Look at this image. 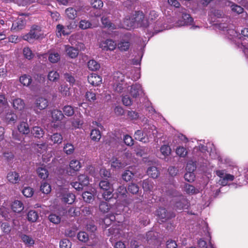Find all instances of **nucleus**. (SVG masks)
<instances>
[{
	"label": "nucleus",
	"mask_w": 248,
	"mask_h": 248,
	"mask_svg": "<svg viewBox=\"0 0 248 248\" xmlns=\"http://www.w3.org/2000/svg\"><path fill=\"white\" fill-rule=\"evenodd\" d=\"M156 127L154 125H150L148 128L145 127L143 131L137 130L134 134L136 140L143 143L149 142V138H155L156 136Z\"/></svg>",
	"instance_id": "f257e3e1"
},
{
	"label": "nucleus",
	"mask_w": 248,
	"mask_h": 248,
	"mask_svg": "<svg viewBox=\"0 0 248 248\" xmlns=\"http://www.w3.org/2000/svg\"><path fill=\"white\" fill-rule=\"evenodd\" d=\"M99 186L103 190L102 197L105 200L108 201L112 197L113 188L108 181H101L99 183Z\"/></svg>",
	"instance_id": "f03ea898"
},
{
	"label": "nucleus",
	"mask_w": 248,
	"mask_h": 248,
	"mask_svg": "<svg viewBox=\"0 0 248 248\" xmlns=\"http://www.w3.org/2000/svg\"><path fill=\"white\" fill-rule=\"evenodd\" d=\"M41 35V28L34 25L31 27L29 32L23 36V39L30 42L34 39H39Z\"/></svg>",
	"instance_id": "7ed1b4c3"
},
{
	"label": "nucleus",
	"mask_w": 248,
	"mask_h": 248,
	"mask_svg": "<svg viewBox=\"0 0 248 248\" xmlns=\"http://www.w3.org/2000/svg\"><path fill=\"white\" fill-rule=\"evenodd\" d=\"M216 174L220 178L219 183L220 185L225 186L228 184L229 181H232L234 177L233 175L227 174L225 170H218L216 171Z\"/></svg>",
	"instance_id": "20e7f679"
},
{
	"label": "nucleus",
	"mask_w": 248,
	"mask_h": 248,
	"mask_svg": "<svg viewBox=\"0 0 248 248\" xmlns=\"http://www.w3.org/2000/svg\"><path fill=\"white\" fill-rule=\"evenodd\" d=\"M156 213L157 216L161 219L162 222L175 217V215L173 212H168L167 210L163 207H159L157 210Z\"/></svg>",
	"instance_id": "39448f33"
},
{
	"label": "nucleus",
	"mask_w": 248,
	"mask_h": 248,
	"mask_svg": "<svg viewBox=\"0 0 248 248\" xmlns=\"http://www.w3.org/2000/svg\"><path fill=\"white\" fill-rule=\"evenodd\" d=\"M135 23L137 24L138 26L147 27L149 26V22L145 20V15L142 11H137L136 12L135 16H133Z\"/></svg>",
	"instance_id": "423d86ee"
},
{
	"label": "nucleus",
	"mask_w": 248,
	"mask_h": 248,
	"mask_svg": "<svg viewBox=\"0 0 248 248\" xmlns=\"http://www.w3.org/2000/svg\"><path fill=\"white\" fill-rule=\"evenodd\" d=\"M99 46L105 51L113 50L116 47V43L111 39H107L100 42Z\"/></svg>",
	"instance_id": "0eeeda50"
},
{
	"label": "nucleus",
	"mask_w": 248,
	"mask_h": 248,
	"mask_svg": "<svg viewBox=\"0 0 248 248\" xmlns=\"http://www.w3.org/2000/svg\"><path fill=\"white\" fill-rule=\"evenodd\" d=\"M26 24V21L25 18L21 17L18 18L12 24L11 31H19L24 29Z\"/></svg>",
	"instance_id": "6e6552de"
},
{
	"label": "nucleus",
	"mask_w": 248,
	"mask_h": 248,
	"mask_svg": "<svg viewBox=\"0 0 248 248\" xmlns=\"http://www.w3.org/2000/svg\"><path fill=\"white\" fill-rule=\"evenodd\" d=\"M193 22V19L190 15L186 13H183L181 18L178 20L177 24L179 26L190 25Z\"/></svg>",
	"instance_id": "1a4fd4ad"
},
{
	"label": "nucleus",
	"mask_w": 248,
	"mask_h": 248,
	"mask_svg": "<svg viewBox=\"0 0 248 248\" xmlns=\"http://www.w3.org/2000/svg\"><path fill=\"white\" fill-rule=\"evenodd\" d=\"M48 105V100L44 97L37 98L35 102L34 109L35 110H42L46 108Z\"/></svg>",
	"instance_id": "9d476101"
},
{
	"label": "nucleus",
	"mask_w": 248,
	"mask_h": 248,
	"mask_svg": "<svg viewBox=\"0 0 248 248\" xmlns=\"http://www.w3.org/2000/svg\"><path fill=\"white\" fill-rule=\"evenodd\" d=\"M64 50L66 53V55L71 59H75L78 55V49L70 45H65Z\"/></svg>",
	"instance_id": "9b49d317"
},
{
	"label": "nucleus",
	"mask_w": 248,
	"mask_h": 248,
	"mask_svg": "<svg viewBox=\"0 0 248 248\" xmlns=\"http://www.w3.org/2000/svg\"><path fill=\"white\" fill-rule=\"evenodd\" d=\"M88 81L93 86H98L102 82V78L96 74H92L88 77Z\"/></svg>",
	"instance_id": "f8f14e48"
},
{
	"label": "nucleus",
	"mask_w": 248,
	"mask_h": 248,
	"mask_svg": "<svg viewBox=\"0 0 248 248\" xmlns=\"http://www.w3.org/2000/svg\"><path fill=\"white\" fill-rule=\"evenodd\" d=\"M189 205L190 203L188 200L183 197L179 201L176 202L174 207L176 209L182 210L188 209Z\"/></svg>",
	"instance_id": "ddd939ff"
},
{
	"label": "nucleus",
	"mask_w": 248,
	"mask_h": 248,
	"mask_svg": "<svg viewBox=\"0 0 248 248\" xmlns=\"http://www.w3.org/2000/svg\"><path fill=\"white\" fill-rule=\"evenodd\" d=\"M9 182L12 184H17L19 182L20 177L18 173L16 171H10L7 175Z\"/></svg>",
	"instance_id": "4468645a"
},
{
	"label": "nucleus",
	"mask_w": 248,
	"mask_h": 248,
	"mask_svg": "<svg viewBox=\"0 0 248 248\" xmlns=\"http://www.w3.org/2000/svg\"><path fill=\"white\" fill-rule=\"evenodd\" d=\"M123 25L125 29L129 30L134 28L136 25L133 17L126 16L123 21Z\"/></svg>",
	"instance_id": "2eb2a0df"
},
{
	"label": "nucleus",
	"mask_w": 248,
	"mask_h": 248,
	"mask_svg": "<svg viewBox=\"0 0 248 248\" xmlns=\"http://www.w3.org/2000/svg\"><path fill=\"white\" fill-rule=\"evenodd\" d=\"M227 2L228 3V6L231 7V11L232 12L236 13L238 15L241 14L244 12V8L240 5L236 4L230 0H227Z\"/></svg>",
	"instance_id": "dca6fc26"
},
{
	"label": "nucleus",
	"mask_w": 248,
	"mask_h": 248,
	"mask_svg": "<svg viewBox=\"0 0 248 248\" xmlns=\"http://www.w3.org/2000/svg\"><path fill=\"white\" fill-rule=\"evenodd\" d=\"M13 107L17 110H22L25 108V104L24 101L21 98H16L13 100Z\"/></svg>",
	"instance_id": "f3484780"
},
{
	"label": "nucleus",
	"mask_w": 248,
	"mask_h": 248,
	"mask_svg": "<svg viewBox=\"0 0 248 248\" xmlns=\"http://www.w3.org/2000/svg\"><path fill=\"white\" fill-rule=\"evenodd\" d=\"M11 208L14 212L19 213L23 210L24 205L21 201L18 200H15L12 203Z\"/></svg>",
	"instance_id": "a211bd4d"
},
{
	"label": "nucleus",
	"mask_w": 248,
	"mask_h": 248,
	"mask_svg": "<svg viewBox=\"0 0 248 248\" xmlns=\"http://www.w3.org/2000/svg\"><path fill=\"white\" fill-rule=\"evenodd\" d=\"M17 119V115L12 111H8L5 117V121L8 124H15Z\"/></svg>",
	"instance_id": "6ab92c4d"
},
{
	"label": "nucleus",
	"mask_w": 248,
	"mask_h": 248,
	"mask_svg": "<svg viewBox=\"0 0 248 248\" xmlns=\"http://www.w3.org/2000/svg\"><path fill=\"white\" fill-rule=\"evenodd\" d=\"M141 86L140 84H136L131 87L130 93L134 98L137 97L141 92Z\"/></svg>",
	"instance_id": "aec40b11"
},
{
	"label": "nucleus",
	"mask_w": 248,
	"mask_h": 248,
	"mask_svg": "<svg viewBox=\"0 0 248 248\" xmlns=\"http://www.w3.org/2000/svg\"><path fill=\"white\" fill-rule=\"evenodd\" d=\"M154 185L153 182L149 179L142 181V188L145 191H151L153 190Z\"/></svg>",
	"instance_id": "412c9836"
},
{
	"label": "nucleus",
	"mask_w": 248,
	"mask_h": 248,
	"mask_svg": "<svg viewBox=\"0 0 248 248\" xmlns=\"http://www.w3.org/2000/svg\"><path fill=\"white\" fill-rule=\"evenodd\" d=\"M75 195L72 193L64 194L62 198V201L68 204L73 203L75 200Z\"/></svg>",
	"instance_id": "4be33fe9"
},
{
	"label": "nucleus",
	"mask_w": 248,
	"mask_h": 248,
	"mask_svg": "<svg viewBox=\"0 0 248 248\" xmlns=\"http://www.w3.org/2000/svg\"><path fill=\"white\" fill-rule=\"evenodd\" d=\"M19 81L23 86H29L32 82V78L30 75L24 74L20 77Z\"/></svg>",
	"instance_id": "5701e85b"
},
{
	"label": "nucleus",
	"mask_w": 248,
	"mask_h": 248,
	"mask_svg": "<svg viewBox=\"0 0 248 248\" xmlns=\"http://www.w3.org/2000/svg\"><path fill=\"white\" fill-rule=\"evenodd\" d=\"M147 173L149 176L153 178H156L159 176V171L156 167L152 166L148 168L147 170Z\"/></svg>",
	"instance_id": "b1692460"
},
{
	"label": "nucleus",
	"mask_w": 248,
	"mask_h": 248,
	"mask_svg": "<svg viewBox=\"0 0 248 248\" xmlns=\"http://www.w3.org/2000/svg\"><path fill=\"white\" fill-rule=\"evenodd\" d=\"M52 118L54 121H58L62 120L63 117L64 115L62 111L58 109H54L51 112Z\"/></svg>",
	"instance_id": "393cba45"
},
{
	"label": "nucleus",
	"mask_w": 248,
	"mask_h": 248,
	"mask_svg": "<svg viewBox=\"0 0 248 248\" xmlns=\"http://www.w3.org/2000/svg\"><path fill=\"white\" fill-rule=\"evenodd\" d=\"M67 17L69 19H74L77 16V12L75 9L72 7H69L65 11Z\"/></svg>",
	"instance_id": "a878e982"
},
{
	"label": "nucleus",
	"mask_w": 248,
	"mask_h": 248,
	"mask_svg": "<svg viewBox=\"0 0 248 248\" xmlns=\"http://www.w3.org/2000/svg\"><path fill=\"white\" fill-rule=\"evenodd\" d=\"M184 191L189 195H193L199 193V190L190 184H186L184 186Z\"/></svg>",
	"instance_id": "bb28decb"
},
{
	"label": "nucleus",
	"mask_w": 248,
	"mask_h": 248,
	"mask_svg": "<svg viewBox=\"0 0 248 248\" xmlns=\"http://www.w3.org/2000/svg\"><path fill=\"white\" fill-rule=\"evenodd\" d=\"M31 133L35 137L39 139L43 136L44 132L43 129L40 127L35 126L33 127L31 130Z\"/></svg>",
	"instance_id": "cd10ccee"
},
{
	"label": "nucleus",
	"mask_w": 248,
	"mask_h": 248,
	"mask_svg": "<svg viewBox=\"0 0 248 248\" xmlns=\"http://www.w3.org/2000/svg\"><path fill=\"white\" fill-rule=\"evenodd\" d=\"M18 130L19 132L23 134H28L30 132L28 124L24 122H21L18 126Z\"/></svg>",
	"instance_id": "c85d7f7f"
},
{
	"label": "nucleus",
	"mask_w": 248,
	"mask_h": 248,
	"mask_svg": "<svg viewBox=\"0 0 248 248\" xmlns=\"http://www.w3.org/2000/svg\"><path fill=\"white\" fill-rule=\"evenodd\" d=\"M38 215L36 211L34 210H30L27 214V218L29 221L34 222L38 218Z\"/></svg>",
	"instance_id": "c756f323"
},
{
	"label": "nucleus",
	"mask_w": 248,
	"mask_h": 248,
	"mask_svg": "<svg viewBox=\"0 0 248 248\" xmlns=\"http://www.w3.org/2000/svg\"><path fill=\"white\" fill-rule=\"evenodd\" d=\"M88 67L91 71H96L100 68V65L95 60H91L88 62Z\"/></svg>",
	"instance_id": "7c9ffc66"
},
{
	"label": "nucleus",
	"mask_w": 248,
	"mask_h": 248,
	"mask_svg": "<svg viewBox=\"0 0 248 248\" xmlns=\"http://www.w3.org/2000/svg\"><path fill=\"white\" fill-rule=\"evenodd\" d=\"M64 79L69 83L70 85L73 86L76 81L74 74L72 73H65L63 74Z\"/></svg>",
	"instance_id": "2f4dec72"
},
{
	"label": "nucleus",
	"mask_w": 248,
	"mask_h": 248,
	"mask_svg": "<svg viewBox=\"0 0 248 248\" xmlns=\"http://www.w3.org/2000/svg\"><path fill=\"white\" fill-rule=\"evenodd\" d=\"M91 22L88 20L81 19L79 23L78 27L82 30H86L92 28Z\"/></svg>",
	"instance_id": "473e14b6"
},
{
	"label": "nucleus",
	"mask_w": 248,
	"mask_h": 248,
	"mask_svg": "<svg viewBox=\"0 0 248 248\" xmlns=\"http://www.w3.org/2000/svg\"><path fill=\"white\" fill-rule=\"evenodd\" d=\"M124 74L120 72H116L113 76V83L124 82Z\"/></svg>",
	"instance_id": "72a5a7b5"
},
{
	"label": "nucleus",
	"mask_w": 248,
	"mask_h": 248,
	"mask_svg": "<svg viewBox=\"0 0 248 248\" xmlns=\"http://www.w3.org/2000/svg\"><path fill=\"white\" fill-rule=\"evenodd\" d=\"M21 239L28 247L31 246L34 243V240L30 236L26 234H23L21 236Z\"/></svg>",
	"instance_id": "f704fd0d"
},
{
	"label": "nucleus",
	"mask_w": 248,
	"mask_h": 248,
	"mask_svg": "<svg viewBox=\"0 0 248 248\" xmlns=\"http://www.w3.org/2000/svg\"><path fill=\"white\" fill-rule=\"evenodd\" d=\"M37 172L39 177L41 179H45L48 176V172L47 170L42 167H40L37 170Z\"/></svg>",
	"instance_id": "c9c22d12"
},
{
	"label": "nucleus",
	"mask_w": 248,
	"mask_h": 248,
	"mask_svg": "<svg viewBox=\"0 0 248 248\" xmlns=\"http://www.w3.org/2000/svg\"><path fill=\"white\" fill-rule=\"evenodd\" d=\"M60 58V54L58 52H55L50 53L48 59L50 62L55 63L59 62Z\"/></svg>",
	"instance_id": "e433bc0d"
},
{
	"label": "nucleus",
	"mask_w": 248,
	"mask_h": 248,
	"mask_svg": "<svg viewBox=\"0 0 248 248\" xmlns=\"http://www.w3.org/2000/svg\"><path fill=\"white\" fill-rule=\"evenodd\" d=\"M70 168L74 171H78L81 168L79 161L78 160L73 159L69 164Z\"/></svg>",
	"instance_id": "4c0bfd02"
},
{
	"label": "nucleus",
	"mask_w": 248,
	"mask_h": 248,
	"mask_svg": "<svg viewBox=\"0 0 248 248\" xmlns=\"http://www.w3.org/2000/svg\"><path fill=\"white\" fill-rule=\"evenodd\" d=\"M78 181L84 187L89 184L88 177L85 174H80L78 176Z\"/></svg>",
	"instance_id": "58836bf2"
},
{
	"label": "nucleus",
	"mask_w": 248,
	"mask_h": 248,
	"mask_svg": "<svg viewBox=\"0 0 248 248\" xmlns=\"http://www.w3.org/2000/svg\"><path fill=\"white\" fill-rule=\"evenodd\" d=\"M70 88L67 85H62L59 88L60 92L63 96H69L70 95Z\"/></svg>",
	"instance_id": "ea45409f"
},
{
	"label": "nucleus",
	"mask_w": 248,
	"mask_h": 248,
	"mask_svg": "<svg viewBox=\"0 0 248 248\" xmlns=\"http://www.w3.org/2000/svg\"><path fill=\"white\" fill-rule=\"evenodd\" d=\"M60 77L59 73L56 71H51L48 73L47 78L48 80L51 81H57Z\"/></svg>",
	"instance_id": "a19ab883"
},
{
	"label": "nucleus",
	"mask_w": 248,
	"mask_h": 248,
	"mask_svg": "<svg viewBox=\"0 0 248 248\" xmlns=\"http://www.w3.org/2000/svg\"><path fill=\"white\" fill-rule=\"evenodd\" d=\"M63 113L67 116L70 117L73 115L75 110L73 107L69 105L65 106L62 108Z\"/></svg>",
	"instance_id": "79ce46f5"
},
{
	"label": "nucleus",
	"mask_w": 248,
	"mask_h": 248,
	"mask_svg": "<svg viewBox=\"0 0 248 248\" xmlns=\"http://www.w3.org/2000/svg\"><path fill=\"white\" fill-rule=\"evenodd\" d=\"M125 165L117 158L113 159L111 162V167L115 169H119L124 167Z\"/></svg>",
	"instance_id": "37998d69"
},
{
	"label": "nucleus",
	"mask_w": 248,
	"mask_h": 248,
	"mask_svg": "<svg viewBox=\"0 0 248 248\" xmlns=\"http://www.w3.org/2000/svg\"><path fill=\"white\" fill-rule=\"evenodd\" d=\"M90 136L92 140L94 141L99 140L101 137L100 131L96 129L92 130Z\"/></svg>",
	"instance_id": "c03bdc74"
},
{
	"label": "nucleus",
	"mask_w": 248,
	"mask_h": 248,
	"mask_svg": "<svg viewBox=\"0 0 248 248\" xmlns=\"http://www.w3.org/2000/svg\"><path fill=\"white\" fill-rule=\"evenodd\" d=\"M82 198L83 200L88 203H91L93 200V195L88 191H85L82 193Z\"/></svg>",
	"instance_id": "a18cd8bd"
},
{
	"label": "nucleus",
	"mask_w": 248,
	"mask_h": 248,
	"mask_svg": "<svg viewBox=\"0 0 248 248\" xmlns=\"http://www.w3.org/2000/svg\"><path fill=\"white\" fill-rule=\"evenodd\" d=\"M50 140L54 143L60 144L62 143L63 138L60 134L54 133L51 136Z\"/></svg>",
	"instance_id": "49530a36"
},
{
	"label": "nucleus",
	"mask_w": 248,
	"mask_h": 248,
	"mask_svg": "<svg viewBox=\"0 0 248 248\" xmlns=\"http://www.w3.org/2000/svg\"><path fill=\"white\" fill-rule=\"evenodd\" d=\"M86 99L88 101L93 102L96 99V94L91 90L87 91L85 94Z\"/></svg>",
	"instance_id": "de8ad7c7"
},
{
	"label": "nucleus",
	"mask_w": 248,
	"mask_h": 248,
	"mask_svg": "<svg viewBox=\"0 0 248 248\" xmlns=\"http://www.w3.org/2000/svg\"><path fill=\"white\" fill-rule=\"evenodd\" d=\"M118 48L121 51H127L130 47L129 41H122L118 45Z\"/></svg>",
	"instance_id": "09e8293b"
},
{
	"label": "nucleus",
	"mask_w": 248,
	"mask_h": 248,
	"mask_svg": "<svg viewBox=\"0 0 248 248\" xmlns=\"http://www.w3.org/2000/svg\"><path fill=\"white\" fill-rule=\"evenodd\" d=\"M23 53L24 57L28 60H31L34 57L33 53L29 47L24 48L23 50Z\"/></svg>",
	"instance_id": "8fccbe9b"
},
{
	"label": "nucleus",
	"mask_w": 248,
	"mask_h": 248,
	"mask_svg": "<svg viewBox=\"0 0 248 248\" xmlns=\"http://www.w3.org/2000/svg\"><path fill=\"white\" fill-rule=\"evenodd\" d=\"M51 186L49 184L46 182L42 183L40 186V190L42 193L47 194L51 191Z\"/></svg>",
	"instance_id": "3c124183"
},
{
	"label": "nucleus",
	"mask_w": 248,
	"mask_h": 248,
	"mask_svg": "<svg viewBox=\"0 0 248 248\" xmlns=\"http://www.w3.org/2000/svg\"><path fill=\"white\" fill-rule=\"evenodd\" d=\"M67 214L70 217H77L80 215V211L78 208L71 207L68 209Z\"/></svg>",
	"instance_id": "603ef678"
},
{
	"label": "nucleus",
	"mask_w": 248,
	"mask_h": 248,
	"mask_svg": "<svg viewBox=\"0 0 248 248\" xmlns=\"http://www.w3.org/2000/svg\"><path fill=\"white\" fill-rule=\"evenodd\" d=\"M133 176L134 173L129 170H125L122 175L123 180L126 182L130 181Z\"/></svg>",
	"instance_id": "864d4df0"
},
{
	"label": "nucleus",
	"mask_w": 248,
	"mask_h": 248,
	"mask_svg": "<svg viewBox=\"0 0 248 248\" xmlns=\"http://www.w3.org/2000/svg\"><path fill=\"white\" fill-rule=\"evenodd\" d=\"M63 150L67 155H71L73 153L75 148L73 144L67 143L64 145Z\"/></svg>",
	"instance_id": "5fc2aeb1"
},
{
	"label": "nucleus",
	"mask_w": 248,
	"mask_h": 248,
	"mask_svg": "<svg viewBox=\"0 0 248 248\" xmlns=\"http://www.w3.org/2000/svg\"><path fill=\"white\" fill-rule=\"evenodd\" d=\"M91 4L95 9H101L103 6V2L101 0H91Z\"/></svg>",
	"instance_id": "6e6d98bb"
},
{
	"label": "nucleus",
	"mask_w": 248,
	"mask_h": 248,
	"mask_svg": "<svg viewBox=\"0 0 248 248\" xmlns=\"http://www.w3.org/2000/svg\"><path fill=\"white\" fill-rule=\"evenodd\" d=\"M127 189L129 192L133 194H135L138 192L139 190V187L137 185L132 183L128 186Z\"/></svg>",
	"instance_id": "4d7b16f0"
},
{
	"label": "nucleus",
	"mask_w": 248,
	"mask_h": 248,
	"mask_svg": "<svg viewBox=\"0 0 248 248\" xmlns=\"http://www.w3.org/2000/svg\"><path fill=\"white\" fill-rule=\"evenodd\" d=\"M99 210L101 212L105 213L108 211L109 209V206L107 202H102L99 204Z\"/></svg>",
	"instance_id": "13d9d810"
},
{
	"label": "nucleus",
	"mask_w": 248,
	"mask_h": 248,
	"mask_svg": "<svg viewBox=\"0 0 248 248\" xmlns=\"http://www.w3.org/2000/svg\"><path fill=\"white\" fill-rule=\"evenodd\" d=\"M22 192L24 196L31 197L33 194L34 191L33 188L30 187H26L22 190Z\"/></svg>",
	"instance_id": "bf43d9fd"
},
{
	"label": "nucleus",
	"mask_w": 248,
	"mask_h": 248,
	"mask_svg": "<svg viewBox=\"0 0 248 248\" xmlns=\"http://www.w3.org/2000/svg\"><path fill=\"white\" fill-rule=\"evenodd\" d=\"M160 152L165 156H168L171 153V149L169 146L164 145L160 148Z\"/></svg>",
	"instance_id": "052dcab7"
},
{
	"label": "nucleus",
	"mask_w": 248,
	"mask_h": 248,
	"mask_svg": "<svg viewBox=\"0 0 248 248\" xmlns=\"http://www.w3.org/2000/svg\"><path fill=\"white\" fill-rule=\"evenodd\" d=\"M49 221L54 224H59L61 222V217L56 214H51L48 216Z\"/></svg>",
	"instance_id": "680f3d73"
},
{
	"label": "nucleus",
	"mask_w": 248,
	"mask_h": 248,
	"mask_svg": "<svg viewBox=\"0 0 248 248\" xmlns=\"http://www.w3.org/2000/svg\"><path fill=\"white\" fill-rule=\"evenodd\" d=\"M123 140L124 143L128 146H132L134 145L133 139L128 134L124 136Z\"/></svg>",
	"instance_id": "e2e57ef3"
},
{
	"label": "nucleus",
	"mask_w": 248,
	"mask_h": 248,
	"mask_svg": "<svg viewBox=\"0 0 248 248\" xmlns=\"http://www.w3.org/2000/svg\"><path fill=\"white\" fill-rule=\"evenodd\" d=\"M78 239L81 242H85L88 240V235L84 232H80L77 235Z\"/></svg>",
	"instance_id": "0e129e2a"
},
{
	"label": "nucleus",
	"mask_w": 248,
	"mask_h": 248,
	"mask_svg": "<svg viewBox=\"0 0 248 248\" xmlns=\"http://www.w3.org/2000/svg\"><path fill=\"white\" fill-rule=\"evenodd\" d=\"M60 248H71V243L67 239H63L60 242Z\"/></svg>",
	"instance_id": "69168bd1"
},
{
	"label": "nucleus",
	"mask_w": 248,
	"mask_h": 248,
	"mask_svg": "<svg viewBox=\"0 0 248 248\" xmlns=\"http://www.w3.org/2000/svg\"><path fill=\"white\" fill-rule=\"evenodd\" d=\"M176 154L181 157H184L187 155L186 149L184 147H178L176 150Z\"/></svg>",
	"instance_id": "338daca9"
},
{
	"label": "nucleus",
	"mask_w": 248,
	"mask_h": 248,
	"mask_svg": "<svg viewBox=\"0 0 248 248\" xmlns=\"http://www.w3.org/2000/svg\"><path fill=\"white\" fill-rule=\"evenodd\" d=\"M158 16L157 12L155 10H151L148 15V20L153 22L157 18Z\"/></svg>",
	"instance_id": "774afa93"
}]
</instances>
